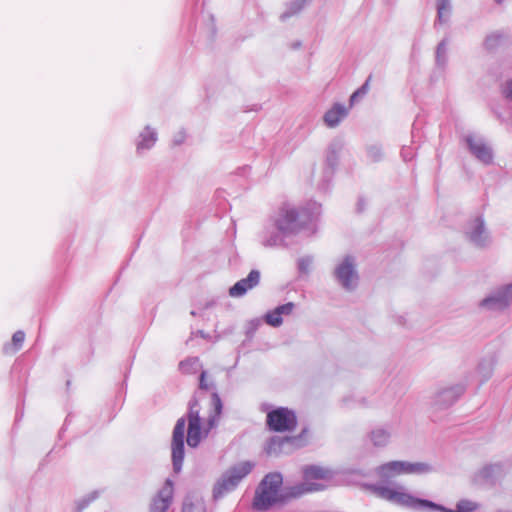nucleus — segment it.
I'll return each instance as SVG.
<instances>
[{"label":"nucleus","mask_w":512,"mask_h":512,"mask_svg":"<svg viewBox=\"0 0 512 512\" xmlns=\"http://www.w3.org/2000/svg\"><path fill=\"white\" fill-rule=\"evenodd\" d=\"M431 471L426 463H410L407 461H390L376 468V474L382 480L380 483L367 485L368 490L376 497L394 505L413 511H440V512H473L477 504L469 500H460L456 509H448L430 500L418 498L408 489L390 479L401 474H421Z\"/></svg>","instance_id":"f257e3e1"},{"label":"nucleus","mask_w":512,"mask_h":512,"mask_svg":"<svg viewBox=\"0 0 512 512\" xmlns=\"http://www.w3.org/2000/svg\"><path fill=\"white\" fill-rule=\"evenodd\" d=\"M210 390H212L211 406L213 412L208 417V430L217 425L218 419L222 413L223 404L218 392L216 391L215 383L213 381H208L207 372L202 371L199 377V391L195 392L193 398L188 404L187 419L185 417H180L173 429L171 452L172 465L175 473H179L183 465L186 421H188L187 444L192 448H196L202 440V419L200 417L199 400L202 399L205 391Z\"/></svg>","instance_id":"f03ea898"},{"label":"nucleus","mask_w":512,"mask_h":512,"mask_svg":"<svg viewBox=\"0 0 512 512\" xmlns=\"http://www.w3.org/2000/svg\"><path fill=\"white\" fill-rule=\"evenodd\" d=\"M313 213L308 215L307 209H296L293 205L283 204L274 216L270 219V224L262 233L261 243L265 247H275L285 245V239L297 235L302 231L307 221H312L313 217L320 214L321 206L313 203Z\"/></svg>","instance_id":"7ed1b4c3"},{"label":"nucleus","mask_w":512,"mask_h":512,"mask_svg":"<svg viewBox=\"0 0 512 512\" xmlns=\"http://www.w3.org/2000/svg\"><path fill=\"white\" fill-rule=\"evenodd\" d=\"M283 477L279 472L268 473L259 483L252 506L257 511H267L276 504H285L300 498L310 491L304 484L285 486L281 489Z\"/></svg>","instance_id":"20e7f679"},{"label":"nucleus","mask_w":512,"mask_h":512,"mask_svg":"<svg viewBox=\"0 0 512 512\" xmlns=\"http://www.w3.org/2000/svg\"><path fill=\"white\" fill-rule=\"evenodd\" d=\"M254 468V463L251 461H243L235 464L234 466L227 469L218 481L215 483L213 488L214 499H220L225 494L233 491L239 485V483L251 473Z\"/></svg>","instance_id":"39448f33"},{"label":"nucleus","mask_w":512,"mask_h":512,"mask_svg":"<svg viewBox=\"0 0 512 512\" xmlns=\"http://www.w3.org/2000/svg\"><path fill=\"white\" fill-rule=\"evenodd\" d=\"M305 432L306 430H303L302 433L297 436H273L267 441L264 450L269 456L289 454L295 449L305 445V439L303 437Z\"/></svg>","instance_id":"423d86ee"},{"label":"nucleus","mask_w":512,"mask_h":512,"mask_svg":"<svg viewBox=\"0 0 512 512\" xmlns=\"http://www.w3.org/2000/svg\"><path fill=\"white\" fill-rule=\"evenodd\" d=\"M267 426L275 432L293 431L297 426V417L294 411L279 407L267 414Z\"/></svg>","instance_id":"0eeeda50"},{"label":"nucleus","mask_w":512,"mask_h":512,"mask_svg":"<svg viewBox=\"0 0 512 512\" xmlns=\"http://www.w3.org/2000/svg\"><path fill=\"white\" fill-rule=\"evenodd\" d=\"M332 476L333 473L328 468L318 465H305L302 467L303 482H300L299 484H304L308 487L307 489H311L310 491L305 492V495L323 491L326 486L321 483L314 482L313 480H328L331 479Z\"/></svg>","instance_id":"6e6552de"},{"label":"nucleus","mask_w":512,"mask_h":512,"mask_svg":"<svg viewBox=\"0 0 512 512\" xmlns=\"http://www.w3.org/2000/svg\"><path fill=\"white\" fill-rule=\"evenodd\" d=\"M337 282L346 290H353L358 283V274L355 268V260L352 256H346L337 265L334 271Z\"/></svg>","instance_id":"1a4fd4ad"},{"label":"nucleus","mask_w":512,"mask_h":512,"mask_svg":"<svg viewBox=\"0 0 512 512\" xmlns=\"http://www.w3.org/2000/svg\"><path fill=\"white\" fill-rule=\"evenodd\" d=\"M509 466L505 462H496L484 465L474 475V481L481 485H495L508 472Z\"/></svg>","instance_id":"9d476101"},{"label":"nucleus","mask_w":512,"mask_h":512,"mask_svg":"<svg viewBox=\"0 0 512 512\" xmlns=\"http://www.w3.org/2000/svg\"><path fill=\"white\" fill-rule=\"evenodd\" d=\"M512 303V283L485 297L480 306L491 311H501Z\"/></svg>","instance_id":"9b49d317"},{"label":"nucleus","mask_w":512,"mask_h":512,"mask_svg":"<svg viewBox=\"0 0 512 512\" xmlns=\"http://www.w3.org/2000/svg\"><path fill=\"white\" fill-rule=\"evenodd\" d=\"M465 392V386L456 384L438 390L432 399V406L437 410L452 406Z\"/></svg>","instance_id":"f8f14e48"},{"label":"nucleus","mask_w":512,"mask_h":512,"mask_svg":"<svg viewBox=\"0 0 512 512\" xmlns=\"http://www.w3.org/2000/svg\"><path fill=\"white\" fill-rule=\"evenodd\" d=\"M465 233L469 241L477 247H486L491 242L482 216H478L470 221L466 226Z\"/></svg>","instance_id":"ddd939ff"},{"label":"nucleus","mask_w":512,"mask_h":512,"mask_svg":"<svg viewBox=\"0 0 512 512\" xmlns=\"http://www.w3.org/2000/svg\"><path fill=\"white\" fill-rule=\"evenodd\" d=\"M174 495V485L172 480L166 479L162 488L152 499L150 512H166L172 503Z\"/></svg>","instance_id":"4468645a"},{"label":"nucleus","mask_w":512,"mask_h":512,"mask_svg":"<svg viewBox=\"0 0 512 512\" xmlns=\"http://www.w3.org/2000/svg\"><path fill=\"white\" fill-rule=\"evenodd\" d=\"M470 152L482 163L488 165L493 161V151L483 139L471 135L465 138Z\"/></svg>","instance_id":"2eb2a0df"},{"label":"nucleus","mask_w":512,"mask_h":512,"mask_svg":"<svg viewBox=\"0 0 512 512\" xmlns=\"http://www.w3.org/2000/svg\"><path fill=\"white\" fill-rule=\"evenodd\" d=\"M260 272L258 270H251L246 278H243L236 282L229 289V295L231 297H242L246 292L259 284Z\"/></svg>","instance_id":"dca6fc26"},{"label":"nucleus","mask_w":512,"mask_h":512,"mask_svg":"<svg viewBox=\"0 0 512 512\" xmlns=\"http://www.w3.org/2000/svg\"><path fill=\"white\" fill-rule=\"evenodd\" d=\"M348 115V109L341 103H335L325 114L324 122L330 127L334 128Z\"/></svg>","instance_id":"f3484780"},{"label":"nucleus","mask_w":512,"mask_h":512,"mask_svg":"<svg viewBox=\"0 0 512 512\" xmlns=\"http://www.w3.org/2000/svg\"><path fill=\"white\" fill-rule=\"evenodd\" d=\"M294 307L295 305L292 302H288L276 307L274 310L268 312L265 315L266 323L272 327H279L283 322L282 315H290Z\"/></svg>","instance_id":"a211bd4d"},{"label":"nucleus","mask_w":512,"mask_h":512,"mask_svg":"<svg viewBox=\"0 0 512 512\" xmlns=\"http://www.w3.org/2000/svg\"><path fill=\"white\" fill-rule=\"evenodd\" d=\"M368 438L375 447L386 446L391 438V432L384 427H376L368 434Z\"/></svg>","instance_id":"6ab92c4d"},{"label":"nucleus","mask_w":512,"mask_h":512,"mask_svg":"<svg viewBox=\"0 0 512 512\" xmlns=\"http://www.w3.org/2000/svg\"><path fill=\"white\" fill-rule=\"evenodd\" d=\"M139 138L140 140L137 143V150L150 149L157 141V132L150 126H146L140 133Z\"/></svg>","instance_id":"aec40b11"},{"label":"nucleus","mask_w":512,"mask_h":512,"mask_svg":"<svg viewBox=\"0 0 512 512\" xmlns=\"http://www.w3.org/2000/svg\"><path fill=\"white\" fill-rule=\"evenodd\" d=\"M436 65L440 68H445L448 62V39L444 38L439 42L436 48L435 55Z\"/></svg>","instance_id":"412c9836"},{"label":"nucleus","mask_w":512,"mask_h":512,"mask_svg":"<svg viewBox=\"0 0 512 512\" xmlns=\"http://www.w3.org/2000/svg\"><path fill=\"white\" fill-rule=\"evenodd\" d=\"M182 512H206L205 501L202 498H186Z\"/></svg>","instance_id":"4be33fe9"},{"label":"nucleus","mask_w":512,"mask_h":512,"mask_svg":"<svg viewBox=\"0 0 512 512\" xmlns=\"http://www.w3.org/2000/svg\"><path fill=\"white\" fill-rule=\"evenodd\" d=\"M325 162H326L325 174L327 176H331L338 164V152L334 145H331L328 148Z\"/></svg>","instance_id":"5701e85b"},{"label":"nucleus","mask_w":512,"mask_h":512,"mask_svg":"<svg viewBox=\"0 0 512 512\" xmlns=\"http://www.w3.org/2000/svg\"><path fill=\"white\" fill-rule=\"evenodd\" d=\"M200 367V360L198 357L187 358L180 362L179 368L182 373L193 374L196 373Z\"/></svg>","instance_id":"b1692460"},{"label":"nucleus","mask_w":512,"mask_h":512,"mask_svg":"<svg viewBox=\"0 0 512 512\" xmlns=\"http://www.w3.org/2000/svg\"><path fill=\"white\" fill-rule=\"evenodd\" d=\"M451 4L449 0H437V17L440 22H445L449 17Z\"/></svg>","instance_id":"393cba45"},{"label":"nucleus","mask_w":512,"mask_h":512,"mask_svg":"<svg viewBox=\"0 0 512 512\" xmlns=\"http://www.w3.org/2000/svg\"><path fill=\"white\" fill-rule=\"evenodd\" d=\"M367 158L370 162H378L383 158L382 148L378 145H370L367 147Z\"/></svg>","instance_id":"a878e982"},{"label":"nucleus","mask_w":512,"mask_h":512,"mask_svg":"<svg viewBox=\"0 0 512 512\" xmlns=\"http://www.w3.org/2000/svg\"><path fill=\"white\" fill-rule=\"evenodd\" d=\"M371 79H372V76L370 75L366 81L363 83V85L358 88L350 97V103L351 105L354 104V102L360 98V97H363L364 95L367 94L368 90H369V87H370V82H371Z\"/></svg>","instance_id":"bb28decb"},{"label":"nucleus","mask_w":512,"mask_h":512,"mask_svg":"<svg viewBox=\"0 0 512 512\" xmlns=\"http://www.w3.org/2000/svg\"><path fill=\"white\" fill-rule=\"evenodd\" d=\"M502 40V35L499 33H492L488 35L484 41V46L487 50H494L497 48Z\"/></svg>","instance_id":"cd10ccee"},{"label":"nucleus","mask_w":512,"mask_h":512,"mask_svg":"<svg viewBox=\"0 0 512 512\" xmlns=\"http://www.w3.org/2000/svg\"><path fill=\"white\" fill-rule=\"evenodd\" d=\"M493 362L483 361L478 366V372L483 376V381L488 380L492 375Z\"/></svg>","instance_id":"c85d7f7f"},{"label":"nucleus","mask_w":512,"mask_h":512,"mask_svg":"<svg viewBox=\"0 0 512 512\" xmlns=\"http://www.w3.org/2000/svg\"><path fill=\"white\" fill-rule=\"evenodd\" d=\"M342 404L346 408L367 407V402L364 398H359L356 400L353 397H344Z\"/></svg>","instance_id":"c756f323"},{"label":"nucleus","mask_w":512,"mask_h":512,"mask_svg":"<svg viewBox=\"0 0 512 512\" xmlns=\"http://www.w3.org/2000/svg\"><path fill=\"white\" fill-rule=\"evenodd\" d=\"M313 263V258L311 256H305L298 260V270L300 273L308 274L310 270V266Z\"/></svg>","instance_id":"7c9ffc66"},{"label":"nucleus","mask_w":512,"mask_h":512,"mask_svg":"<svg viewBox=\"0 0 512 512\" xmlns=\"http://www.w3.org/2000/svg\"><path fill=\"white\" fill-rule=\"evenodd\" d=\"M98 491H93L89 495L83 497L77 505L79 511L85 509L92 501H94L98 497Z\"/></svg>","instance_id":"2f4dec72"},{"label":"nucleus","mask_w":512,"mask_h":512,"mask_svg":"<svg viewBox=\"0 0 512 512\" xmlns=\"http://www.w3.org/2000/svg\"><path fill=\"white\" fill-rule=\"evenodd\" d=\"M25 340V333L22 330L16 331L12 336V342L13 345L16 347V350H18L23 342Z\"/></svg>","instance_id":"473e14b6"},{"label":"nucleus","mask_w":512,"mask_h":512,"mask_svg":"<svg viewBox=\"0 0 512 512\" xmlns=\"http://www.w3.org/2000/svg\"><path fill=\"white\" fill-rule=\"evenodd\" d=\"M504 94H505L506 98H508L512 101V80H510L506 83V87L504 89Z\"/></svg>","instance_id":"72a5a7b5"},{"label":"nucleus","mask_w":512,"mask_h":512,"mask_svg":"<svg viewBox=\"0 0 512 512\" xmlns=\"http://www.w3.org/2000/svg\"><path fill=\"white\" fill-rule=\"evenodd\" d=\"M401 155L404 161H410L413 158V154L410 149L403 148Z\"/></svg>","instance_id":"f704fd0d"},{"label":"nucleus","mask_w":512,"mask_h":512,"mask_svg":"<svg viewBox=\"0 0 512 512\" xmlns=\"http://www.w3.org/2000/svg\"><path fill=\"white\" fill-rule=\"evenodd\" d=\"M184 139H185V134H184V132L181 131V132H179V134L177 136H175L173 142L175 145H180L183 143Z\"/></svg>","instance_id":"c9c22d12"},{"label":"nucleus","mask_w":512,"mask_h":512,"mask_svg":"<svg viewBox=\"0 0 512 512\" xmlns=\"http://www.w3.org/2000/svg\"><path fill=\"white\" fill-rule=\"evenodd\" d=\"M363 210H364V203H363V200H362V199H359L358 204H357V211H358V212H362Z\"/></svg>","instance_id":"e433bc0d"},{"label":"nucleus","mask_w":512,"mask_h":512,"mask_svg":"<svg viewBox=\"0 0 512 512\" xmlns=\"http://www.w3.org/2000/svg\"><path fill=\"white\" fill-rule=\"evenodd\" d=\"M497 4L503 3L504 0H494Z\"/></svg>","instance_id":"4c0bfd02"}]
</instances>
